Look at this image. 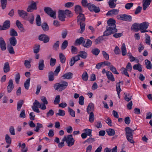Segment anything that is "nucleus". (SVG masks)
<instances>
[{
  "label": "nucleus",
  "mask_w": 152,
  "mask_h": 152,
  "mask_svg": "<svg viewBox=\"0 0 152 152\" xmlns=\"http://www.w3.org/2000/svg\"><path fill=\"white\" fill-rule=\"evenodd\" d=\"M149 25L148 22H145L140 24V32L142 33H145L148 32V31L146 30Z\"/></svg>",
  "instance_id": "nucleus-8"
},
{
  "label": "nucleus",
  "mask_w": 152,
  "mask_h": 152,
  "mask_svg": "<svg viewBox=\"0 0 152 152\" xmlns=\"http://www.w3.org/2000/svg\"><path fill=\"white\" fill-rule=\"evenodd\" d=\"M140 30V24L136 23H134V30L137 32Z\"/></svg>",
  "instance_id": "nucleus-52"
},
{
  "label": "nucleus",
  "mask_w": 152,
  "mask_h": 152,
  "mask_svg": "<svg viewBox=\"0 0 152 152\" xmlns=\"http://www.w3.org/2000/svg\"><path fill=\"white\" fill-rule=\"evenodd\" d=\"M87 7L91 11H94L96 13H98L100 11L99 8L97 7L93 4L88 3Z\"/></svg>",
  "instance_id": "nucleus-10"
},
{
  "label": "nucleus",
  "mask_w": 152,
  "mask_h": 152,
  "mask_svg": "<svg viewBox=\"0 0 152 152\" xmlns=\"http://www.w3.org/2000/svg\"><path fill=\"white\" fill-rule=\"evenodd\" d=\"M68 112H69V114L72 117H75V112L72 109L69 107L68 108Z\"/></svg>",
  "instance_id": "nucleus-59"
},
{
  "label": "nucleus",
  "mask_w": 152,
  "mask_h": 152,
  "mask_svg": "<svg viewBox=\"0 0 152 152\" xmlns=\"http://www.w3.org/2000/svg\"><path fill=\"white\" fill-rule=\"evenodd\" d=\"M59 41H57L53 45V48L54 50H57L59 47Z\"/></svg>",
  "instance_id": "nucleus-55"
},
{
  "label": "nucleus",
  "mask_w": 152,
  "mask_h": 152,
  "mask_svg": "<svg viewBox=\"0 0 152 152\" xmlns=\"http://www.w3.org/2000/svg\"><path fill=\"white\" fill-rule=\"evenodd\" d=\"M78 24H80V28L81 30V31L79 32L78 31V33L82 34L84 31L85 30V24L84 23H78Z\"/></svg>",
  "instance_id": "nucleus-42"
},
{
  "label": "nucleus",
  "mask_w": 152,
  "mask_h": 152,
  "mask_svg": "<svg viewBox=\"0 0 152 152\" xmlns=\"http://www.w3.org/2000/svg\"><path fill=\"white\" fill-rule=\"evenodd\" d=\"M80 54L78 55H79V56L83 58H86L87 56V53L84 51H81L80 52Z\"/></svg>",
  "instance_id": "nucleus-44"
},
{
  "label": "nucleus",
  "mask_w": 152,
  "mask_h": 152,
  "mask_svg": "<svg viewBox=\"0 0 152 152\" xmlns=\"http://www.w3.org/2000/svg\"><path fill=\"white\" fill-rule=\"evenodd\" d=\"M58 18L61 21H64L65 20L66 15L64 10H59L58 12Z\"/></svg>",
  "instance_id": "nucleus-14"
},
{
  "label": "nucleus",
  "mask_w": 152,
  "mask_h": 152,
  "mask_svg": "<svg viewBox=\"0 0 152 152\" xmlns=\"http://www.w3.org/2000/svg\"><path fill=\"white\" fill-rule=\"evenodd\" d=\"M9 41L11 46H15L17 43V41L15 37H12L9 39Z\"/></svg>",
  "instance_id": "nucleus-25"
},
{
  "label": "nucleus",
  "mask_w": 152,
  "mask_h": 152,
  "mask_svg": "<svg viewBox=\"0 0 152 152\" xmlns=\"http://www.w3.org/2000/svg\"><path fill=\"white\" fill-rule=\"evenodd\" d=\"M82 77L84 81H86L88 80V76L87 72H84L83 73L82 75Z\"/></svg>",
  "instance_id": "nucleus-41"
},
{
  "label": "nucleus",
  "mask_w": 152,
  "mask_h": 152,
  "mask_svg": "<svg viewBox=\"0 0 152 152\" xmlns=\"http://www.w3.org/2000/svg\"><path fill=\"white\" fill-rule=\"evenodd\" d=\"M18 12L20 17L25 20L28 16V13L23 10H18Z\"/></svg>",
  "instance_id": "nucleus-11"
},
{
  "label": "nucleus",
  "mask_w": 152,
  "mask_h": 152,
  "mask_svg": "<svg viewBox=\"0 0 152 152\" xmlns=\"http://www.w3.org/2000/svg\"><path fill=\"white\" fill-rule=\"evenodd\" d=\"M24 65L26 68L29 69L31 66L30 62L27 60L25 61Z\"/></svg>",
  "instance_id": "nucleus-63"
},
{
  "label": "nucleus",
  "mask_w": 152,
  "mask_h": 152,
  "mask_svg": "<svg viewBox=\"0 0 152 152\" xmlns=\"http://www.w3.org/2000/svg\"><path fill=\"white\" fill-rule=\"evenodd\" d=\"M84 40V39L83 37H81L79 38L76 39L75 42V43L78 45H80L83 43Z\"/></svg>",
  "instance_id": "nucleus-39"
},
{
  "label": "nucleus",
  "mask_w": 152,
  "mask_h": 152,
  "mask_svg": "<svg viewBox=\"0 0 152 152\" xmlns=\"http://www.w3.org/2000/svg\"><path fill=\"white\" fill-rule=\"evenodd\" d=\"M68 45V42L67 40H64L62 43L61 45V49L62 50L65 49L67 47Z\"/></svg>",
  "instance_id": "nucleus-49"
},
{
  "label": "nucleus",
  "mask_w": 152,
  "mask_h": 152,
  "mask_svg": "<svg viewBox=\"0 0 152 152\" xmlns=\"http://www.w3.org/2000/svg\"><path fill=\"white\" fill-rule=\"evenodd\" d=\"M36 22L37 25L38 26L41 25V22L40 17L39 15H37L36 18Z\"/></svg>",
  "instance_id": "nucleus-35"
},
{
  "label": "nucleus",
  "mask_w": 152,
  "mask_h": 152,
  "mask_svg": "<svg viewBox=\"0 0 152 152\" xmlns=\"http://www.w3.org/2000/svg\"><path fill=\"white\" fill-rule=\"evenodd\" d=\"M115 21L111 18L107 21L108 25L106 27V30L103 33V35L100 36L96 39L94 42L95 45L99 44L102 43L104 40V36H108L118 31L115 25Z\"/></svg>",
  "instance_id": "nucleus-1"
},
{
  "label": "nucleus",
  "mask_w": 152,
  "mask_h": 152,
  "mask_svg": "<svg viewBox=\"0 0 152 152\" xmlns=\"http://www.w3.org/2000/svg\"><path fill=\"white\" fill-rule=\"evenodd\" d=\"M43 128V126L42 124L39 123H37V126L36 127V128L34 129V131L36 132H39L40 128Z\"/></svg>",
  "instance_id": "nucleus-43"
},
{
  "label": "nucleus",
  "mask_w": 152,
  "mask_h": 152,
  "mask_svg": "<svg viewBox=\"0 0 152 152\" xmlns=\"http://www.w3.org/2000/svg\"><path fill=\"white\" fill-rule=\"evenodd\" d=\"M5 140L6 142L9 144H10L12 142V139L9 135L8 134L5 135Z\"/></svg>",
  "instance_id": "nucleus-45"
},
{
  "label": "nucleus",
  "mask_w": 152,
  "mask_h": 152,
  "mask_svg": "<svg viewBox=\"0 0 152 152\" xmlns=\"http://www.w3.org/2000/svg\"><path fill=\"white\" fill-rule=\"evenodd\" d=\"M28 6L31 7L33 10H36L37 9V4L36 2L33 1H31V4Z\"/></svg>",
  "instance_id": "nucleus-62"
},
{
  "label": "nucleus",
  "mask_w": 152,
  "mask_h": 152,
  "mask_svg": "<svg viewBox=\"0 0 152 152\" xmlns=\"http://www.w3.org/2000/svg\"><path fill=\"white\" fill-rule=\"evenodd\" d=\"M100 52V50L97 48H93L91 50V53L96 56L98 55Z\"/></svg>",
  "instance_id": "nucleus-31"
},
{
  "label": "nucleus",
  "mask_w": 152,
  "mask_h": 152,
  "mask_svg": "<svg viewBox=\"0 0 152 152\" xmlns=\"http://www.w3.org/2000/svg\"><path fill=\"white\" fill-rule=\"evenodd\" d=\"M3 70L4 72L6 73L8 72L10 70V65L8 62H6L4 63Z\"/></svg>",
  "instance_id": "nucleus-27"
},
{
  "label": "nucleus",
  "mask_w": 152,
  "mask_h": 152,
  "mask_svg": "<svg viewBox=\"0 0 152 152\" xmlns=\"http://www.w3.org/2000/svg\"><path fill=\"white\" fill-rule=\"evenodd\" d=\"M146 67L147 69H151L152 68V65L149 61L147 59L145 60Z\"/></svg>",
  "instance_id": "nucleus-37"
},
{
  "label": "nucleus",
  "mask_w": 152,
  "mask_h": 152,
  "mask_svg": "<svg viewBox=\"0 0 152 152\" xmlns=\"http://www.w3.org/2000/svg\"><path fill=\"white\" fill-rule=\"evenodd\" d=\"M14 88L13 81L12 79H10L8 82V85L7 87V92L9 93H10Z\"/></svg>",
  "instance_id": "nucleus-12"
},
{
  "label": "nucleus",
  "mask_w": 152,
  "mask_h": 152,
  "mask_svg": "<svg viewBox=\"0 0 152 152\" xmlns=\"http://www.w3.org/2000/svg\"><path fill=\"white\" fill-rule=\"evenodd\" d=\"M7 50L9 53L11 54H14L15 53L13 47L11 45H10L7 47Z\"/></svg>",
  "instance_id": "nucleus-57"
},
{
  "label": "nucleus",
  "mask_w": 152,
  "mask_h": 152,
  "mask_svg": "<svg viewBox=\"0 0 152 152\" xmlns=\"http://www.w3.org/2000/svg\"><path fill=\"white\" fill-rule=\"evenodd\" d=\"M40 45H36L34 48V52L35 53H38L39 50Z\"/></svg>",
  "instance_id": "nucleus-56"
},
{
  "label": "nucleus",
  "mask_w": 152,
  "mask_h": 152,
  "mask_svg": "<svg viewBox=\"0 0 152 152\" xmlns=\"http://www.w3.org/2000/svg\"><path fill=\"white\" fill-rule=\"evenodd\" d=\"M16 24L19 30L21 31H23V26L19 20L16 21Z\"/></svg>",
  "instance_id": "nucleus-28"
},
{
  "label": "nucleus",
  "mask_w": 152,
  "mask_h": 152,
  "mask_svg": "<svg viewBox=\"0 0 152 152\" xmlns=\"http://www.w3.org/2000/svg\"><path fill=\"white\" fill-rule=\"evenodd\" d=\"M8 0H0L1 6L2 9H5L7 7Z\"/></svg>",
  "instance_id": "nucleus-30"
},
{
  "label": "nucleus",
  "mask_w": 152,
  "mask_h": 152,
  "mask_svg": "<svg viewBox=\"0 0 152 152\" xmlns=\"http://www.w3.org/2000/svg\"><path fill=\"white\" fill-rule=\"evenodd\" d=\"M134 69L137 70L139 72H141L142 71V67L141 64L138 63L134 65Z\"/></svg>",
  "instance_id": "nucleus-26"
},
{
  "label": "nucleus",
  "mask_w": 152,
  "mask_h": 152,
  "mask_svg": "<svg viewBox=\"0 0 152 152\" xmlns=\"http://www.w3.org/2000/svg\"><path fill=\"white\" fill-rule=\"evenodd\" d=\"M59 58L60 62L62 63H64L66 61V57L62 53L59 54Z\"/></svg>",
  "instance_id": "nucleus-38"
},
{
  "label": "nucleus",
  "mask_w": 152,
  "mask_h": 152,
  "mask_svg": "<svg viewBox=\"0 0 152 152\" xmlns=\"http://www.w3.org/2000/svg\"><path fill=\"white\" fill-rule=\"evenodd\" d=\"M34 20V16L32 14H30L29 15H28V17L25 19L26 20L28 21L31 24H33Z\"/></svg>",
  "instance_id": "nucleus-22"
},
{
  "label": "nucleus",
  "mask_w": 152,
  "mask_h": 152,
  "mask_svg": "<svg viewBox=\"0 0 152 152\" xmlns=\"http://www.w3.org/2000/svg\"><path fill=\"white\" fill-rule=\"evenodd\" d=\"M48 78L49 81H52L54 79V74L52 72H50L48 73Z\"/></svg>",
  "instance_id": "nucleus-53"
},
{
  "label": "nucleus",
  "mask_w": 152,
  "mask_h": 152,
  "mask_svg": "<svg viewBox=\"0 0 152 152\" xmlns=\"http://www.w3.org/2000/svg\"><path fill=\"white\" fill-rule=\"evenodd\" d=\"M106 131L108 135L110 136L114 135L115 133V130L112 129H107L106 130Z\"/></svg>",
  "instance_id": "nucleus-34"
},
{
  "label": "nucleus",
  "mask_w": 152,
  "mask_h": 152,
  "mask_svg": "<svg viewBox=\"0 0 152 152\" xmlns=\"http://www.w3.org/2000/svg\"><path fill=\"white\" fill-rule=\"evenodd\" d=\"M44 60L42 59H40L38 63V69L40 70H42L45 68Z\"/></svg>",
  "instance_id": "nucleus-18"
},
{
  "label": "nucleus",
  "mask_w": 152,
  "mask_h": 152,
  "mask_svg": "<svg viewBox=\"0 0 152 152\" xmlns=\"http://www.w3.org/2000/svg\"><path fill=\"white\" fill-rule=\"evenodd\" d=\"M108 3L109 7L111 8H114L116 7V4L113 2V1H111V0H110V1L108 2Z\"/></svg>",
  "instance_id": "nucleus-64"
},
{
  "label": "nucleus",
  "mask_w": 152,
  "mask_h": 152,
  "mask_svg": "<svg viewBox=\"0 0 152 152\" xmlns=\"http://www.w3.org/2000/svg\"><path fill=\"white\" fill-rule=\"evenodd\" d=\"M42 27L43 30L45 31H47L49 30V26L46 23H43L42 25Z\"/></svg>",
  "instance_id": "nucleus-47"
},
{
  "label": "nucleus",
  "mask_w": 152,
  "mask_h": 152,
  "mask_svg": "<svg viewBox=\"0 0 152 152\" xmlns=\"http://www.w3.org/2000/svg\"><path fill=\"white\" fill-rule=\"evenodd\" d=\"M44 10L45 12L50 17L56 18V11H53L52 9L48 7H46L44 8Z\"/></svg>",
  "instance_id": "nucleus-6"
},
{
  "label": "nucleus",
  "mask_w": 152,
  "mask_h": 152,
  "mask_svg": "<svg viewBox=\"0 0 152 152\" xmlns=\"http://www.w3.org/2000/svg\"><path fill=\"white\" fill-rule=\"evenodd\" d=\"M117 32L114 33L113 34V37L116 38L120 37L123 35V33H116Z\"/></svg>",
  "instance_id": "nucleus-61"
},
{
  "label": "nucleus",
  "mask_w": 152,
  "mask_h": 152,
  "mask_svg": "<svg viewBox=\"0 0 152 152\" xmlns=\"http://www.w3.org/2000/svg\"><path fill=\"white\" fill-rule=\"evenodd\" d=\"M94 104L92 103H89L86 109V110L87 113H90L91 112H93L94 110Z\"/></svg>",
  "instance_id": "nucleus-19"
},
{
  "label": "nucleus",
  "mask_w": 152,
  "mask_h": 152,
  "mask_svg": "<svg viewBox=\"0 0 152 152\" xmlns=\"http://www.w3.org/2000/svg\"><path fill=\"white\" fill-rule=\"evenodd\" d=\"M126 132V136L127 140L131 143H133L132 132L133 130L132 129H130L129 127L125 128Z\"/></svg>",
  "instance_id": "nucleus-5"
},
{
  "label": "nucleus",
  "mask_w": 152,
  "mask_h": 152,
  "mask_svg": "<svg viewBox=\"0 0 152 152\" xmlns=\"http://www.w3.org/2000/svg\"><path fill=\"white\" fill-rule=\"evenodd\" d=\"M45 105V104H41L37 100H35L33 103V106L32 107V108L34 112L39 113L40 111L38 108H40L43 110H45L46 109Z\"/></svg>",
  "instance_id": "nucleus-2"
},
{
  "label": "nucleus",
  "mask_w": 152,
  "mask_h": 152,
  "mask_svg": "<svg viewBox=\"0 0 152 152\" xmlns=\"http://www.w3.org/2000/svg\"><path fill=\"white\" fill-rule=\"evenodd\" d=\"M10 35L12 37H16L18 35L17 31L14 28H11L10 29Z\"/></svg>",
  "instance_id": "nucleus-33"
},
{
  "label": "nucleus",
  "mask_w": 152,
  "mask_h": 152,
  "mask_svg": "<svg viewBox=\"0 0 152 152\" xmlns=\"http://www.w3.org/2000/svg\"><path fill=\"white\" fill-rule=\"evenodd\" d=\"M23 101L22 100H21L18 102L17 103V110L18 111H20L22 106Z\"/></svg>",
  "instance_id": "nucleus-58"
},
{
  "label": "nucleus",
  "mask_w": 152,
  "mask_h": 152,
  "mask_svg": "<svg viewBox=\"0 0 152 152\" xmlns=\"http://www.w3.org/2000/svg\"><path fill=\"white\" fill-rule=\"evenodd\" d=\"M119 12V10L117 9H113L109 11L106 14V15H117Z\"/></svg>",
  "instance_id": "nucleus-20"
},
{
  "label": "nucleus",
  "mask_w": 152,
  "mask_h": 152,
  "mask_svg": "<svg viewBox=\"0 0 152 152\" xmlns=\"http://www.w3.org/2000/svg\"><path fill=\"white\" fill-rule=\"evenodd\" d=\"M30 78H29L24 83V86L25 89L26 90H28L30 86Z\"/></svg>",
  "instance_id": "nucleus-40"
},
{
  "label": "nucleus",
  "mask_w": 152,
  "mask_h": 152,
  "mask_svg": "<svg viewBox=\"0 0 152 152\" xmlns=\"http://www.w3.org/2000/svg\"><path fill=\"white\" fill-rule=\"evenodd\" d=\"M61 98L60 95H58L56 96L54 101V103L55 104H58L60 102Z\"/></svg>",
  "instance_id": "nucleus-48"
},
{
  "label": "nucleus",
  "mask_w": 152,
  "mask_h": 152,
  "mask_svg": "<svg viewBox=\"0 0 152 152\" xmlns=\"http://www.w3.org/2000/svg\"><path fill=\"white\" fill-rule=\"evenodd\" d=\"M73 74L71 72H66L62 76L63 79H70L72 78Z\"/></svg>",
  "instance_id": "nucleus-21"
},
{
  "label": "nucleus",
  "mask_w": 152,
  "mask_h": 152,
  "mask_svg": "<svg viewBox=\"0 0 152 152\" xmlns=\"http://www.w3.org/2000/svg\"><path fill=\"white\" fill-rule=\"evenodd\" d=\"M110 69L112 72L114 74L118 75L119 74V73L117 72L116 68L113 65H111L110 66Z\"/></svg>",
  "instance_id": "nucleus-50"
},
{
  "label": "nucleus",
  "mask_w": 152,
  "mask_h": 152,
  "mask_svg": "<svg viewBox=\"0 0 152 152\" xmlns=\"http://www.w3.org/2000/svg\"><path fill=\"white\" fill-rule=\"evenodd\" d=\"M65 113L64 110H59L58 113H56V116L57 117L58 115L64 116L65 115Z\"/></svg>",
  "instance_id": "nucleus-51"
},
{
  "label": "nucleus",
  "mask_w": 152,
  "mask_h": 152,
  "mask_svg": "<svg viewBox=\"0 0 152 152\" xmlns=\"http://www.w3.org/2000/svg\"><path fill=\"white\" fill-rule=\"evenodd\" d=\"M88 113L89 114V121L91 123L93 122L94 120V113L92 112H91V113Z\"/></svg>",
  "instance_id": "nucleus-36"
},
{
  "label": "nucleus",
  "mask_w": 152,
  "mask_h": 152,
  "mask_svg": "<svg viewBox=\"0 0 152 152\" xmlns=\"http://www.w3.org/2000/svg\"><path fill=\"white\" fill-rule=\"evenodd\" d=\"M62 141L66 142L69 147H71L73 145L75 141L72 134L65 136L62 139Z\"/></svg>",
  "instance_id": "nucleus-4"
},
{
  "label": "nucleus",
  "mask_w": 152,
  "mask_h": 152,
  "mask_svg": "<svg viewBox=\"0 0 152 152\" xmlns=\"http://www.w3.org/2000/svg\"><path fill=\"white\" fill-rule=\"evenodd\" d=\"M102 53L103 56L104 58L106 60H108L109 59V55L107 54L105 51H102Z\"/></svg>",
  "instance_id": "nucleus-60"
},
{
  "label": "nucleus",
  "mask_w": 152,
  "mask_h": 152,
  "mask_svg": "<svg viewBox=\"0 0 152 152\" xmlns=\"http://www.w3.org/2000/svg\"><path fill=\"white\" fill-rule=\"evenodd\" d=\"M64 13L65 15L67 16L68 17H71L73 16V14L71 12L68 10H64Z\"/></svg>",
  "instance_id": "nucleus-54"
},
{
  "label": "nucleus",
  "mask_w": 152,
  "mask_h": 152,
  "mask_svg": "<svg viewBox=\"0 0 152 152\" xmlns=\"http://www.w3.org/2000/svg\"><path fill=\"white\" fill-rule=\"evenodd\" d=\"M68 84L67 82L62 81L60 83H57L55 84L53 87L55 90L58 91H61L67 88Z\"/></svg>",
  "instance_id": "nucleus-3"
},
{
  "label": "nucleus",
  "mask_w": 152,
  "mask_h": 152,
  "mask_svg": "<svg viewBox=\"0 0 152 152\" xmlns=\"http://www.w3.org/2000/svg\"><path fill=\"white\" fill-rule=\"evenodd\" d=\"M75 11L77 14H79L80 13H82V10L81 7L79 5L76 6L75 7Z\"/></svg>",
  "instance_id": "nucleus-32"
},
{
  "label": "nucleus",
  "mask_w": 152,
  "mask_h": 152,
  "mask_svg": "<svg viewBox=\"0 0 152 152\" xmlns=\"http://www.w3.org/2000/svg\"><path fill=\"white\" fill-rule=\"evenodd\" d=\"M0 48L2 51H4L6 49V43L1 37H0Z\"/></svg>",
  "instance_id": "nucleus-13"
},
{
  "label": "nucleus",
  "mask_w": 152,
  "mask_h": 152,
  "mask_svg": "<svg viewBox=\"0 0 152 152\" xmlns=\"http://www.w3.org/2000/svg\"><path fill=\"white\" fill-rule=\"evenodd\" d=\"M10 26V21L9 20H7L4 23L2 27L3 30H5L9 28Z\"/></svg>",
  "instance_id": "nucleus-23"
},
{
  "label": "nucleus",
  "mask_w": 152,
  "mask_h": 152,
  "mask_svg": "<svg viewBox=\"0 0 152 152\" xmlns=\"http://www.w3.org/2000/svg\"><path fill=\"white\" fill-rule=\"evenodd\" d=\"M38 39L40 41H43L44 43H47L49 42L50 38L47 35L42 34L39 36Z\"/></svg>",
  "instance_id": "nucleus-9"
},
{
  "label": "nucleus",
  "mask_w": 152,
  "mask_h": 152,
  "mask_svg": "<svg viewBox=\"0 0 152 152\" xmlns=\"http://www.w3.org/2000/svg\"><path fill=\"white\" fill-rule=\"evenodd\" d=\"M122 54L123 56H125L127 53L126 50L125 45L124 43H123L121 48Z\"/></svg>",
  "instance_id": "nucleus-29"
},
{
  "label": "nucleus",
  "mask_w": 152,
  "mask_h": 152,
  "mask_svg": "<svg viewBox=\"0 0 152 152\" xmlns=\"http://www.w3.org/2000/svg\"><path fill=\"white\" fill-rule=\"evenodd\" d=\"M77 20L78 23H84L85 18L84 14L82 13H80L77 17Z\"/></svg>",
  "instance_id": "nucleus-16"
},
{
  "label": "nucleus",
  "mask_w": 152,
  "mask_h": 152,
  "mask_svg": "<svg viewBox=\"0 0 152 152\" xmlns=\"http://www.w3.org/2000/svg\"><path fill=\"white\" fill-rule=\"evenodd\" d=\"M117 17L118 19L121 20L130 22L132 20V16L126 14L119 15L117 16Z\"/></svg>",
  "instance_id": "nucleus-7"
},
{
  "label": "nucleus",
  "mask_w": 152,
  "mask_h": 152,
  "mask_svg": "<svg viewBox=\"0 0 152 152\" xmlns=\"http://www.w3.org/2000/svg\"><path fill=\"white\" fill-rule=\"evenodd\" d=\"M145 34L146 36V37H145V42L147 44L150 45L151 44L150 37L147 34Z\"/></svg>",
  "instance_id": "nucleus-46"
},
{
  "label": "nucleus",
  "mask_w": 152,
  "mask_h": 152,
  "mask_svg": "<svg viewBox=\"0 0 152 152\" xmlns=\"http://www.w3.org/2000/svg\"><path fill=\"white\" fill-rule=\"evenodd\" d=\"M151 0H143V9L144 10H145L149 6Z\"/></svg>",
  "instance_id": "nucleus-15"
},
{
  "label": "nucleus",
  "mask_w": 152,
  "mask_h": 152,
  "mask_svg": "<svg viewBox=\"0 0 152 152\" xmlns=\"http://www.w3.org/2000/svg\"><path fill=\"white\" fill-rule=\"evenodd\" d=\"M106 76L107 78L110 80L114 81H115V78L112 73L110 71H107L106 72Z\"/></svg>",
  "instance_id": "nucleus-24"
},
{
  "label": "nucleus",
  "mask_w": 152,
  "mask_h": 152,
  "mask_svg": "<svg viewBox=\"0 0 152 152\" xmlns=\"http://www.w3.org/2000/svg\"><path fill=\"white\" fill-rule=\"evenodd\" d=\"M92 42L89 39H87L86 41L84 40L83 43V45L85 47L89 48L92 45Z\"/></svg>",
  "instance_id": "nucleus-17"
}]
</instances>
